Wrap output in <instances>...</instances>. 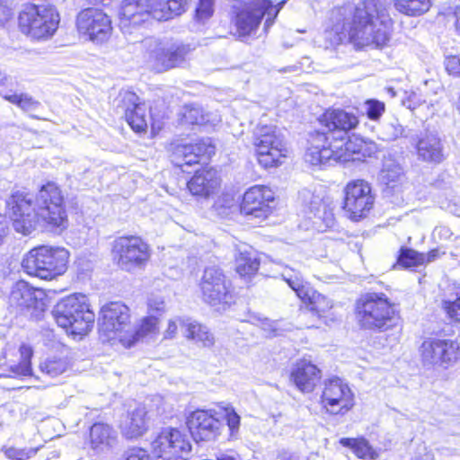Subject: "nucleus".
Returning a JSON list of instances; mask_svg holds the SVG:
<instances>
[{"label": "nucleus", "instance_id": "nucleus-51", "mask_svg": "<svg viewBox=\"0 0 460 460\" xmlns=\"http://www.w3.org/2000/svg\"><path fill=\"white\" fill-rule=\"evenodd\" d=\"M178 332V324L175 321L170 320L167 324V328L164 332L165 339H172Z\"/></svg>", "mask_w": 460, "mask_h": 460}, {"label": "nucleus", "instance_id": "nucleus-11", "mask_svg": "<svg viewBox=\"0 0 460 460\" xmlns=\"http://www.w3.org/2000/svg\"><path fill=\"white\" fill-rule=\"evenodd\" d=\"M60 23V13L52 4H25L17 15L19 31L34 41H45L52 38Z\"/></svg>", "mask_w": 460, "mask_h": 460}, {"label": "nucleus", "instance_id": "nucleus-47", "mask_svg": "<svg viewBox=\"0 0 460 460\" xmlns=\"http://www.w3.org/2000/svg\"><path fill=\"white\" fill-rule=\"evenodd\" d=\"M402 102L407 109L414 111L422 103V101L415 92L411 90L405 92V96Z\"/></svg>", "mask_w": 460, "mask_h": 460}, {"label": "nucleus", "instance_id": "nucleus-24", "mask_svg": "<svg viewBox=\"0 0 460 460\" xmlns=\"http://www.w3.org/2000/svg\"><path fill=\"white\" fill-rule=\"evenodd\" d=\"M17 353L10 349H4L0 355V377L24 379L33 375L31 346L22 343Z\"/></svg>", "mask_w": 460, "mask_h": 460}, {"label": "nucleus", "instance_id": "nucleus-25", "mask_svg": "<svg viewBox=\"0 0 460 460\" xmlns=\"http://www.w3.org/2000/svg\"><path fill=\"white\" fill-rule=\"evenodd\" d=\"M286 281L302 306L312 314L319 318L324 317L334 307V302L327 295L319 292L310 282L297 279H288Z\"/></svg>", "mask_w": 460, "mask_h": 460}, {"label": "nucleus", "instance_id": "nucleus-15", "mask_svg": "<svg viewBox=\"0 0 460 460\" xmlns=\"http://www.w3.org/2000/svg\"><path fill=\"white\" fill-rule=\"evenodd\" d=\"M110 252L113 264L128 272L145 269L152 256L149 243L141 235L131 234L116 236Z\"/></svg>", "mask_w": 460, "mask_h": 460}, {"label": "nucleus", "instance_id": "nucleus-42", "mask_svg": "<svg viewBox=\"0 0 460 460\" xmlns=\"http://www.w3.org/2000/svg\"><path fill=\"white\" fill-rule=\"evenodd\" d=\"M2 451L9 460H29L36 455L38 448H18L15 447H4Z\"/></svg>", "mask_w": 460, "mask_h": 460}, {"label": "nucleus", "instance_id": "nucleus-19", "mask_svg": "<svg viewBox=\"0 0 460 460\" xmlns=\"http://www.w3.org/2000/svg\"><path fill=\"white\" fill-rule=\"evenodd\" d=\"M75 26L81 37L95 44L106 43L113 32L111 15L96 6L82 8L75 15Z\"/></svg>", "mask_w": 460, "mask_h": 460}, {"label": "nucleus", "instance_id": "nucleus-26", "mask_svg": "<svg viewBox=\"0 0 460 460\" xmlns=\"http://www.w3.org/2000/svg\"><path fill=\"white\" fill-rule=\"evenodd\" d=\"M9 302L22 310L39 314L49 307V298L45 289L33 287L27 280L19 279L11 288Z\"/></svg>", "mask_w": 460, "mask_h": 460}, {"label": "nucleus", "instance_id": "nucleus-10", "mask_svg": "<svg viewBox=\"0 0 460 460\" xmlns=\"http://www.w3.org/2000/svg\"><path fill=\"white\" fill-rule=\"evenodd\" d=\"M70 252L64 247L39 244L25 252L21 268L29 277L51 281L68 269Z\"/></svg>", "mask_w": 460, "mask_h": 460}, {"label": "nucleus", "instance_id": "nucleus-3", "mask_svg": "<svg viewBox=\"0 0 460 460\" xmlns=\"http://www.w3.org/2000/svg\"><path fill=\"white\" fill-rule=\"evenodd\" d=\"M217 151L216 140L209 137H198L191 141L175 139L167 147L168 159L172 168L181 174H190L186 181V190L196 199H209L217 196L222 189L221 170L209 163Z\"/></svg>", "mask_w": 460, "mask_h": 460}, {"label": "nucleus", "instance_id": "nucleus-34", "mask_svg": "<svg viewBox=\"0 0 460 460\" xmlns=\"http://www.w3.org/2000/svg\"><path fill=\"white\" fill-rule=\"evenodd\" d=\"M394 8L408 17H419L428 13L432 6V0H391Z\"/></svg>", "mask_w": 460, "mask_h": 460}, {"label": "nucleus", "instance_id": "nucleus-16", "mask_svg": "<svg viewBox=\"0 0 460 460\" xmlns=\"http://www.w3.org/2000/svg\"><path fill=\"white\" fill-rule=\"evenodd\" d=\"M423 365L447 369L460 362V341L440 330L426 337L419 347Z\"/></svg>", "mask_w": 460, "mask_h": 460}, {"label": "nucleus", "instance_id": "nucleus-35", "mask_svg": "<svg viewBox=\"0 0 460 460\" xmlns=\"http://www.w3.org/2000/svg\"><path fill=\"white\" fill-rule=\"evenodd\" d=\"M71 362L69 358L63 351L49 356L43 362L40 364V369L42 373L56 377L66 372Z\"/></svg>", "mask_w": 460, "mask_h": 460}, {"label": "nucleus", "instance_id": "nucleus-32", "mask_svg": "<svg viewBox=\"0 0 460 460\" xmlns=\"http://www.w3.org/2000/svg\"><path fill=\"white\" fill-rule=\"evenodd\" d=\"M339 443L342 447L349 448L358 459L375 460L378 457L377 451L364 437L342 438Z\"/></svg>", "mask_w": 460, "mask_h": 460}, {"label": "nucleus", "instance_id": "nucleus-45", "mask_svg": "<svg viewBox=\"0 0 460 460\" xmlns=\"http://www.w3.org/2000/svg\"><path fill=\"white\" fill-rule=\"evenodd\" d=\"M444 66L449 75L460 76V58L458 56L450 55L445 58Z\"/></svg>", "mask_w": 460, "mask_h": 460}, {"label": "nucleus", "instance_id": "nucleus-54", "mask_svg": "<svg viewBox=\"0 0 460 460\" xmlns=\"http://www.w3.org/2000/svg\"><path fill=\"white\" fill-rule=\"evenodd\" d=\"M457 110H458V111H459V112H460V94H459V97H458Z\"/></svg>", "mask_w": 460, "mask_h": 460}, {"label": "nucleus", "instance_id": "nucleus-36", "mask_svg": "<svg viewBox=\"0 0 460 460\" xmlns=\"http://www.w3.org/2000/svg\"><path fill=\"white\" fill-rule=\"evenodd\" d=\"M181 325L185 328V337L188 340H192L201 346L210 348L215 343L213 334L203 324L192 322L185 323L181 322Z\"/></svg>", "mask_w": 460, "mask_h": 460}, {"label": "nucleus", "instance_id": "nucleus-21", "mask_svg": "<svg viewBox=\"0 0 460 460\" xmlns=\"http://www.w3.org/2000/svg\"><path fill=\"white\" fill-rule=\"evenodd\" d=\"M199 289L202 300L210 306L225 308L234 302L231 282L218 268L209 267L204 270Z\"/></svg>", "mask_w": 460, "mask_h": 460}, {"label": "nucleus", "instance_id": "nucleus-46", "mask_svg": "<svg viewBox=\"0 0 460 460\" xmlns=\"http://www.w3.org/2000/svg\"><path fill=\"white\" fill-rule=\"evenodd\" d=\"M224 419L232 432L237 431L240 427V416L233 408H225Z\"/></svg>", "mask_w": 460, "mask_h": 460}, {"label": "nucleus", "instance_id": "nucleus-39", "mask_svg": "<svg viewBox=\"0 0 460 460\" xmlns=\"http://www.w3.org/2000/svg\"><path fill=\"white\" fill-rule=\"evenodd\" d=\"M4 100L21 108L24 111H31L40 106V102L25 93L5 95Z\"/></svg>", "mask_w": 460, "mask_h": 460}, {"label": "nucleus", "instance_id": "nucleus-12", "mask_svg": "<svg viewBox=\"0 0 460 460\" xmlns=\"http://www.w3.org/2000/svg\"><path fill=\"white\" fill-rule=\"evenodd\" d=\"M130 327L132 314L128 305L121 301H111L101 307L98 335L102 343L124 348Z\"/></svg>", "mask_w": 460, "mask_h": 460}, {"label": "nucleus", "instance_id": "nucleus-29", "mask_svg": "<svg viewBox=\"0 0 460 460\" xmlns=\"http://www.w3.org/2000/svg\"><path fill=\"white\" fill-rule=\"evenodd\" d=\"M149 429L148 411L139 406L128 412L123 434L127 438L134 439L142 437Z\"/></svg>", "mask_w": 460, "mask_h": 460}, {"label": "nucleus", "instance_id": "nucleus-55", "mask_svg": "<svg viewBox=\"0 0 460 460\" xmlns=\"http://www.w3.org/2000/svg\"><path fill=\"white\" fill-rule=\"evenodd\" d=\"M415 460H423V459H421V458H417V459H415Z\"/></svg>", "mask_w": 460, "mask_h": 460}, {"label": "nucleus", "instance_id": "nucleus-31", "mask_svg": "<svg viewBox=\"0 0 460 460\" xmlns=\"http://www.w3.org/2000/svg\"><path fill=\"white\" fill-rule=\"evenodd\" d=\"M159 323V317L155 315L149 314L142 317L135 329L130 327L124 349H130L144 338L158 333Z\"/></svg>", "mask_w": 460, "mask_h": 460}, {"label": "nucleus", "instance_id": "nucleus-27", "mask_svg": "<svg viewBox=\"0 0 460 460\" xmlns=\"http://www.w3.org/2000/svg\"><path fill=\"white\" fill-rule=\"evenodd\" d=\"M322 370L310 359H297L289 372V380L303 394L313 393L322 379Z\"/></svg>", "mask_w": 460, "mask_h": 460}, {"label": "nucleus", "instance_id": "nucleus-37", "mask_svg": "<svg viewBox=\"0 0 460 460\" xmlns=\"http://www.w3.org/2000/svg\"><path fill=\"white\" fill-rule=\"evenodd\" d=\"M111 427L102 422H95L89 430V446L93 450H101L109 446Z\"/></svg>", "mask_w": 460, "mask_h": 460}, {"label": "nucleus", "instance_id": "nucleus-2", "mask_svg": "<svg viewBox=\"0 0 460 460\" xmlns=\"http://www.w3.org/2000/svg\"><path fill=\"white\" fill-rule=\"evenodd\" d=\"M40 206L28 191L16 190L4 201V212L13 230L28 237L39 227L61 234L69 226L65 196L54 181H47L39 190Z\"/></svg>", "mask_w": 460, "mask_h": 460}, {"label": "nucleus", "instance_id": "nucleus-6", "mask_svg": "<svg viewBox=\"0 0 460 460\" xmlns=\"http://www.w3.org/2000/svg\"><path fill=\"white\" fill-rule=\"evenodd\" d=\"M353 314L362 331L385 332L402 323L399 305L383 292H365L354 302Z\"/></svg>", "mask_w": 460, "mask_h": 460}, {"label": "nucleus", "instance_id": "nucleus-17", "mask_svg": "<svg viewBox=\"0 0 460 460\" xmlns=\"http://www.w3.org/2000/svg\"><path fill=\"white\" fill-rule=\"evenodd\" d=\"M376 195L372 184L363 178L348 181L342 190L341 208L351 222L358 223L375 208Z\"/></svg>", "mask_w": 460, "mask_h": 460}, {"label": "nucleus", "instance_id": "nucleus-52", "mask_svg": "<svg viewBox=\"0 0 460 460\" xmlns=\"http://www.w3.org/2000/svg\"><path fill=\"white\" fill-rule=\"evenodd\" d=\"M454 27L456 33L460 36V4L456 5L453 12Z\"/></svg>", "mask_w": 460, "mask_h": 460}, {"label": "nucleus", "instance_id": "nucleus-5", "mask_svg": "<svg viewBox=\"0 0 460 460\" xmlns=\"http://www.w3.org/2000/svg\"><path fill=\"white\" fill-rule=\"evenodd\" d=\"M278 13L271 0H237L229 8L228 20L221 21L218 26L225 37L246 41L257 34L264 19V29L268 30Z\"/></svg>", "mask_w": 460, "mask_h": 460}, {"label": "nucleus", "instance_id": "nucleus-41", "mask_svg": "<svg viewBox=\"0 0 460 460\" xmlns=\"http://www.w3.org/2000/svg\"><path fill=\"white\" fill-rule=\"evenodd\" d=\"M441 308L451 323H460V295L455 300H443Z\"/></svg>", "mask_w": 460, "mask_h": 460}, {"label": "nucleus", "instance_id": "nucleus-44", "mask_svg": "<svg viewBox=\"0 0 460 460\" xmlns=\"http://www.w3.org/2000/svg\"><path fill=\"white\" fill-rule=\"evenodd\" d=\"M122 460H152V457L146 449L133 447L125 451Z\"/></svg>", "mask_w": 460, "mask_h": 460}, {"label": "nucleus", "instance_id": "nucleus-13", "mask_svg": "<svg viewBox=\"0 0 460 460\" xmlns=\"http://www.w3.org/2000/svg\"><path fill=\"white\" fill-rule=\"evenodd\" d=\"M140 51L148 68L161 74L180 67L186 61L190 48L186 44L148 37L140 42Z\"/></svg>", "mask_w": 460, "mask_h": 460}, {"label": "nucleus", "instance_id": "nucleus-1", "mask_svg": "<svg viewBox=\"0 0 460 460\" xmlns=\"http://www.w3.org/2000/svg\"><path fill=\"white\" fill-rule=\"evenodd\" d=\"M322 129L308 134L305 158L311 165L364 163L375 155L376 144L358 134H348L360 124L357 114L329 107L317 117Z\"/></svg>", "mask_w": 460, "mask_h": 460}, {"label": "nucleus", "instance_id": "nucleus-48", "mask_svg": "<svg viewBox=\"0 0 460 460\" xmlns=\"http://www.w3.org/2000/svg\"><path fill=\"white\" fill-rule=\"evenodd\" d=\"M13 7L6 0H0V25L5 24L12 19Z\"/></svg>", "mask_w": 460, "mask_h": 460}, {"label": "nucleus", "instance_id": "nucleus-20", "mask_svg": "<svg viewBox=\"0 0 460 460\" xmlns=\"http://www.w3.org/2000/svg\"><path fill=\"white\" fill-rule=\"evenodd\" d=\"M191 448L187 434L177 427L161 429L150 444L155 460H187Z\"/></svg>", "mask_w": 460, "mask_h": 460}, {"label": "nucleus", "instance_id": "nucleus-28", "mask_svg": "<svg viewBox=\"0 0 460 460\" xmlns=\"http://www.w3.org/2000/svg\"><path fill=\"white\" fill-rule=\"evenodd\" d=\"M415 149L419 158L422 161L439 164L444 159L441 140L433 133L426 132L419 137Z\"/></svg>", "mask_w": 460, "mask_h": 460}, {"label": "nucleus", "instance_id": "nucleus-7", "mask_svg": "<svg viewBox=\"0 0 460 460\" xmlns=\"http://www.w3.org/2000/svg\"><path fill=\"white\" fill-rule=\"evenodd\" d=\"M190 4V0H122L119 18L124 26L166 22L186 13Z\"/></svg>", "mask_w": 460, "mask_h": 460}, {"label": "nucleus", "instance_id": "nucleus-9", "mask_svg": "<svg viewBox=\"0 0 460 460\" xmlns=\"http://www.w3.org/2000/svg\"><path fill=\"white\" fill-rule=\"evenodd\" d=\"M51 314L58 326L73 338L82 339L93 328L95 314L84 294L73 293L64 296Z\"/></svg>", "mask_w": 460, "mask_h": 460}, {"label": "nucleus", "instance_id": "nucleus-14", "mask_svg": "<svg viewBox=\"0 0 460 460\" xmlns=\"http://www.w3.org/2000/svg\"><path fill=\"white\" fill-rule=\"evenodd\" d=\"M252 146L257 164L266 171L280 167L289 155L282 136L269 125L256 128L252 137Z\"/></svg>", "mask_w": 460, "mask_h": 460}, {"label": "nucleus", "instance_id": "nucleus-40", "mask_svg": "<svg viewBox=\"0 0 460 460\" xmlns=\"http://www.w3.org/2000/svg\"><path fill=\"white\" fill-rule=\"evenodd\" d=\"M215 13V0H198L194 18L199 22H206L210 19Z\"/></svg>", "mask_w": 460, "mask_h": 460}, {"label": "nucleus", "instance_id": "nucleus-33", "mask_svg": "<svg viewBox=\"0 0 460 460\" xmlns=\"http://www.w3.org/2000/svg\"><path fill=\"white\" fill-rule=\"evenodd\" d=\"M422 267V252L411 247L402 245L399 248L393 269L416 270Z\"/></svg>", "mask_w": 460, "mask_h": 460}, {"label": "nucleus", "instance_id": "nucleus-8", "mask_svg": "<svg viewBox=\"0 0 460 460\" xmlns=\"http://www.w3.org/2000/svg\"><path fill=\"white\" fill-rule=\"evenodd\" d=\"M118 102V106L123 111L124 120L134 133L144 135L149 131L154 138L164 129L168 114L157 107H146L134 91L119 92Z\"/></svg>", "mask_w": 460, "mask_h": 460}, {"label": "nucleus", "instance_id": "nucleus-30", "mask_svg": "<svg viewBox=\"0 0 460 460\" xmlns=\"http://www.w3.org/2000/svg\"><path fill=\"white\" fill-rule=\"evenodd\" d=\"M234 261L235 272L243 279L254 277L261 265V260L252 247L239 248L234 255Z\"/></svg>", "mask_w": 460, "mask_h": 460}, {"label": "nucleus", "instance_id": "nucleus-50", "mask_svg": "<svg viewBox=\"0 0 460 460\" xmlns=\"http://www.w3.org/2000/svg\"><path fill=\"white\" fill-rule=\"evenodd\" d=\"M147 311L149 314H163L165 311V303L163 298H151L147 301Z\"/></svg>", "mask_w": 460, "mask_h": 460}, {"label": "nucleus", "instance_id": "nucleus-23", "mask_svg": "<svg viewBox=\"0 0 460 460\" xmlns=\"http://www.w3.org/2000/svg\"><path fill=\"white\" fill-rule=\"evenodd\" d=\"M186 427L195 442L215 440L223 429V421L213 410L196 409L185 420Z\"/></svg>", "mask_w": 460, "mask_h": 460}, {"label": "nucleus", "instance_id": "nucleus-38", "mask_svg": "<svg viewBox=\"0 0 460 460\" xmlns=\"http://www.w3.org/2000/svg\"><path fill=\"white\" fill-rule=\"evenodd\" d=\"M179 123L185 127L202 126L207 123V119L201 108L188 104L179 115Z\"/></svg>", "mask_w": 460, "mask_h": 460}, {"label": "nucleus", "instance_id": "nucleus-4", "mask_svg": "<svg viewBox=\"0 0 460 460\" xmlns=\"http://www.w3.org/2000/svg\"><path fill=\"white\" fill-rule=\"evenodd\" d=\"M394 21L379 0H361L354 5L349 22L339 29L331 28V42L349 44L356 51L382 50L393 40Z\"/></svg>", "mask_w": 460, "mask_h": 460}, {"label": "nucleus", "instance_id": "nucleus-49", "mask_svg": "<svg viewBox=\"0 0 460 460\" xmlns=\"http://www.w3.org/2000/svg\"><path fill=\"white\" fill-rule=\"evenodd\" d=\"M446 252H441L438 247L429 250L427 252H422V267H426L429 263L437 261Z\"/></svg>", "mask_w": 460, "mask_h": 460}, {"label": "nucleus", "instance_id": "nucleus-53", "mask_svg": "<svg viewBox=\"0 0 460 460\" xmlns=\"http://www.w3.org/2000/svg\"><path fill=\"white\" fill-rule=\"evenodd\" d=\"M8 226L6 223L0 220V243H2L8 235Z\"/></svg>", "mask_w": 460, "mask_h": 460}, {"label": "nucleus", "instance_id": "nucleus-18", "mask_svg": "<svg viewBox=\"0 0 460 460\" xmlns=\"http://www.w3.org/2000/svg\"><path fill=\"white\" fill-rule=\"evenodd\" d=\"M318 403L327 416L342 418L354 410L356 396L348 384L339 377H331L321 387Z\"/></svg>", "mask_w": 460, "mask_h": 460}, {"label": "nucleus", "instance_id": "nucleus-43", "mask_svg": "<svg viewBox=\"0 0 460 460\" xmlns=\"http://www.w3.org/2000/svg\"><path fill=\"white\" fill-rule=\"evenodd\" d=\"M365 105L367 117L373 121L379 120L385 111V102L376 99L366 100Z\"/></svg>", "mask_w": 460, "mask_h": 460}, {"label": "nucleus", "instance_id": "nucleus-22", "mask_svg": "<svg viewBox=\"0 0 460 460\" xmlns=\"http://www.w3.org/2000/svg\"><path fill=\"white\" fill-rule=\"evenodd\" d=\"M276 196L273 190L258 184L247 189L240 202V211L246 216H253L261 221L268 219L274 212Z\"/></svg>", "mask_w": 460, "mask_h": 460}]
</instances>
